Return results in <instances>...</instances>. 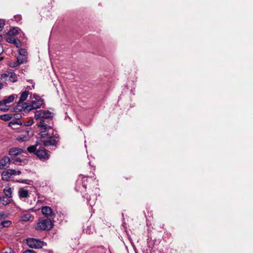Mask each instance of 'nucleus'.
Segmentation results:
<instances>
[{
    "instance_id": "nucleus-1",
    "label": "nucleus",
    "mask_w": 253,
    "mask_h": 253,
    "mask_svg": "<svg viewBox=\"0 0 253 253\" xmlns=\"http://www.w3.org/2000/svg\"><path fill=\"white\" fill-rule=\"evenodd\" d=\"M53 114L49 111H36L35 115L36 120L40 119L38 124L39 127L42 129H48L51 127L53 122L52 121Z\"/></svg>"
},
{
    "instance_id": "nucleus-2",
    "label": "nucleus",
    "mask_w": 253,
    "mask_h": 253,
    "mask_svg": "<svg viewBox=\"0 0 253 253\" xmlns=\"http://www.w3.org/2000/svg\"><path fill=\"white\" fill-rule=\"evenodd\" d=\"M43 105H44L43 100L39 95L34 94L31 103L25 102L22 104V109H19V111L29 112L33 109L39 108Z\"/></svg>"
},
{
    "instance_id": "nucleus-3",
    "label": "nucleus",
    "mask_w": 253,
    "mask_h": 253,
    "mask_svg": "<svg viewBox=\"0 0 253 253\" xmlns=\"http://www.w3.org/2000/svg\"><path fill=\"white\" fill-rule=\"evenodd\" d=\"M26 243L28 246L33 249H41L46 245V243L39 239L29 238L26 239Z\"/></svg>"
},
{
    "instance_id": "nucleus-4",
    "label": "nucleus",
    "mask_w": 253,
    "mask_h": 253,
    "mask_svg": "<svg viewBox=\"0 0 253 253\" xmlns=\"http://www.w3.org/2000/svg\"><path fill=\"white\" fill-rule=\"evenodd\" d=\"M52 228V223L49 219H42L37 223L36 229L37 230H49Z\"/></svg>"
},
{
    "instance_id": "nucleus-5",
    "label": "nucleus",
    "mask_w": 253,
    "mask_h": 253,
    "mask_svg": "<svg viewBox=\"0 0 253 253\" xmlns=\"http://www.w3.org/2000/svg\"><path fill=\"white\" fill-rule=\"evenodd\" d=\"M1 79L4 81H9L11 82H16L17 81L16 75L10 72H6L1 75Z\"/></svg>"
},
{
    "instance_id": "nucleus-6",
    "label": "nucleus",
    "mask_w": 253,
    "mask_h": 253,
    "mask_svg": "<svg viewBox=\"0 0 253 253\" xmlns=\"http://www.w3.org/2000/svg\"><path fill=\"white\" fill-rule=\"evenodd\" d=\"M59 136L54 135V136H49L45 140L42 141V143L45 146H56L59 142Z\"/></svg>"
},
{
    "instance_id": "nucleus-7",
    "label": "nucleus",
    "mask_w": 253,
    "mask_h": 253,
    "mask_svg": "<svg viewBox=\"0 0 253 253\" xmlns=\"http://www.w3.org/2000/svg\"><path fill=\"white\" fill-rule=\"evenodd\" d=\"M36 155L40 159H47L49 158V151L43 147H40L36 152Z\"/></svg>"
},
{
    "instance_id": "nucleus-8",
    "label": "nucleus",
    "mask_w": 253,
    "mask_h": 253,
    "mask_svg": "<svg viewBox=\"0 0 253 253\" xmlns=\"http://www.w3.org/2000/svg\"><path fill=\"white\" fill-rule=\"evenodd\" d=\"M29 94V92L28 90H25L21 94L20 99L17 104V110L19 111V109H22V104H23V102L26 100Z\"/></svg>"
},
{
    "instance_id": "nucleus-9",
    "label": "nucleus",
    "mask_w": 253,
    "mask_h": 253,
    "mask_svg": "<svg viewBox=\"0 0 253 253\" xmlns=\"http://www.w3.org/2000/svg\"><path fill=\"white\" fill-rule=\"evenodd\" d=\"M27 56H19L17 58L16 62H10V66L12 67H16L18 65L27 62Z\"/></svg>"
},
{
    "instance_id": "nucleus-10",
    "label": "nucleus",
    "mask_w": 253,
    "mask_h": 253,
    "mask_svg": "<svg viewBox=\"0 0 253 253\" xmlns=\"http://www.w3.org/2000/svg\"><path fill=\"white\" fill-rule=\"evenodd\" d=\"M6 42L13 44L16 47L19 48L21 46V42L17 38L14 36H8L5 39Z\"/></svg>"
},
{
    "instance_id": "nucleus-11",
    "label": "nucleus",
    "mask_w": 253,
    "mask_h": 253,
    "mask_svg": "<svg viewBox=\"0 0 253 253\" xmlns=\"http://www.w3.org/2000/svg\"><path fill=\"white\" fill-rule=\"evenodd\" d=\"M42 213L46 217H51L53 215V213L52 211V209L48 207L44 206L42 208Z\"/></svg>"
},
{
    "instance_id": "nucleus-12",
    "label": "nucleus",
    "mask_w": 253,
    "mask_h": 253,
    "mask_svg": "<svg viewBox=\"0 0 253 253\" xmlns=\"http://www.w3.org/2000/svg\"><path fill=\"white\" fill-rule=\"evenodd\" d=\"M15 99L14 95H11L8 97H5L1 101H0V105L4 106V105L12 102Z\"/></svg>"
},
{
    "instance_id": "nucleus-13",
    "label": "nucleus",
    "mask_w": 253,
    "mask_h": 253,
    "mask_svg": "<svg viewBox=\"0 0 253 253\" xmlns=\"http://www.w3.org/2000/svg\"><path fill=\"white\" fill-rule=\"evenodd\" d=\"M24 152L23 150L17 147L12 148L9 150V154L11 156H16L22 154Z\"/></svg>"
},
{
    "instance_id": "nucleus-14",
    "label": "nucleus",
    "mask_w": 253,
    "mask_h": 253,
    "mask_svg": "<svg viewBox=\"0 0 253 253\" xmlns=\"http://www.w3.org/2000/svg\"><path fill=\"white\" fill-rule=\"evenodd\" d=\"M10 162L8 157H4L0 161V169H3L5 167H8Z\"/></svg>"
},
{
    "instance_id": "nucleus-15",
    "label": "nucleus",
    "mask_w": 253,
    "mask_h": 253,
    "mask_svg": "<svg viewBox=\"0 0 253 253\" xmlns=\"http://www.w3.org/2000/svg\"><path fill=\"white\" fill-rule=\"evenodd\" d=\"M11 169H8L6 171H3L1 173L2 179L5 181H8L12 175Z\"/></svg>"
},
{
    "instance_id": "nucleus-16",
    "label": "nucleus",
    "mask_w": 253,
    "mask_h": 253,
    "mask_svg": "<svg viewBox=\"0 0 253 253\" xmlns=\"http://www.w3.org/2000/svg\"><path fill=\"white\" fill-rule=\"evenodd\" d=\"M84 197L86 199L88 203L90 206H92L95 204V201L97 199V196L95 195H92V198L88 194H85Z\"/></svg>"
},
{
    "instance_id": "nucleus-17",
    "label": "nucleus",
    "mask_w": 253,
    "mask_h": 253,
    "mask_svg": "<svg viewBox=\"0 0 253 253\" xmlns=\"http://www.w3.org/2000/svg\"><path fill=\"white\" fill-rule=\"evenodd\" d=\"M18 195L20 199L27 198L29 197V191L23 188H20L18 191Z\"/></svg>"
},
{
    "instance_id": "nucleus-18",
    "label": "nucleus",
    "mask_w": 253,
    "mask_h": 253,
    "mask_svg": "<svg viewBox=\"0 0 253 253\" xmlns=\"http://www.w3.org/2000/svg\"><path fill=\"white\" fill-rule=\"evenodd\" d=\"M14 118L17 119L16 121H11L9 124V126H11L12 125H14L15 124L17 125H22V123L21 121L19 120L20 118H21V115L20 114H16L14 115Z\"/></svg>"
},
{
    "instance_id": "nucleus-19",
    "label": "nucleus",
    "mask_w": 253,
    "mask_h": 253,
    "mask_svg": "<svg viewBox=\"0 0 253 253\" xmlns=\"http://www.w3.org/2000/svg\"><path fill=\"white\" fill-rule=\"evenodd\" d=\"M3 193L7 197L11 198L12 190L10 187H6L3 189Z\"/></svg>"
},
{
    "instance_id": "nucleus-20",
    "label": "nucleus",
    "mask_w": 253,
    "mask_h": 253,
    "mask_svg": "<svg viewBox=\"0 0 253 253\" xmlns=\"http://www.w3.org/2000/svg\"><path fill=\"white\" fill-rule=\"evenodd\" d=\"M8 197L2 196L0 197V204L3 206H6L10 203V201L8 199Z\"/></svg>"
},
{
    "instance_id": "nucleus-21",
    "label": "nucleus",
    "mask_w": 253,
    "mask_h": 253,
    "mask_svg": "<svg viewBox=\"0 0 253 253\" xmlns=\"http://www.w3.org/2000/svg\"><path fill=\"white\" fill-rule=\"evenodd\" d=\"M11 221L8 220H4L0 223V230L4 227H8L11 224Z\"/></svg>"
},
{
    "instance_id": "nucleus-22",
    "label": "nucleus",
    "mask_w": 253,
    "mask_h": 253,
    "mask_svg": "<svg viewBox=\"0 0 253 253\" xmlns=\"http://www.w3.org/2000/svg\"><path fill=\"white\" fill-rule=\"evenodd\" d=\"M18 29L17 28L13 27L11 28L8 32V35L9 36H14L18 34Z\"/></svg>"
},
{
    "instance_id": "nucleus-23",
    "label": "nucleus",
    "mask_w": 253,
    "mask_h": 253,
    "mask_svg": "<svg viewBox=\"0 0 253 253\" xmlns=\"http://www.w3.org/2000/svg\"><path fill=\"white\" fill-rule=\"evenodd\" d=\"M0 117L2 120L5 121H9L10 120H11V119L12 118L11 116L9 114H5V115H1Z\"/></svg>"
},
{
    "instance_id": "nucleus-24",
    "label": "nucleus",
    "mask_w": 253,
    "mask_h": 253,
    "mask_svg": "<svg viewBox=\"0 0 253 253\" xmlns=\"http://www.w3.org/2000/svg\"><path fill=\"white\" fill-rule=\"evenodd\" d=\"M38 149L36 148V146L35 145L31 146L27 148V151L30 153H34L36 155V152Z\"/></svg>"
},
{
    "instance_id": "nucleus-25",
    "label": "nucleus",
    "mask_w": 253,
    "mask_h": 253,
    "mask_svg": "<svg viewBox=\"0 0 253 253\" xmlns=\"http://www.w3.org/2000/svg\"><path fill=\"white\" fill-rule=\"evenodd\" d=\"M31 217L32 215L31 214H27L23 215L21 218L23 221H28L30 220Z\"/></svg>"
},
{
    "instance_id": "nucleus-26",
    "label": "nucleus",
    "mask_w": 253,
    "mask_h": 253,
    "mask_svg": "<svg viewBox=\"0 0 253 253\" xmlns=\"http://www.w3.org/2000/svg\"><path fill=\"white\" fill-rule=\"evenodd\" d=\"M27 51L24 48H20L19 50V56H27Z\"/></svg>"
},
{
    "instance_id": "nucleus-27",
    "label": "nucleus",
    "mask_w": 253,
    "mask_h": 253,
    "mask_svg": "<svg viewBox=\"0 0 253 253\" xmlns=\"http://www.w3.org/2000/svg\"><path fill=\"white\" fill-rule=\"evenodd\" d=\"M34 123L33 119H30L28 121H24L22 123L25 126H30L32 125Z\"/></svg>"
},
{
    "instance_id": "nucleus-28",
    "label": "nucleus",
    "mask_w": 253,
    "mask_h": 253,
    "mask_svg": "<svg viewBox=\"0 0 253 253\" xmlns=\"http://www.w3.org/2000/svg\"><path fill=\"white\" fill-rule=\"evenodd\" d=\"M43 131L39 133V135L41 138H45L47 136V133L46 132L47 129H43Z\"/></svg>"
},
{
    "instance_id": "nucleus-29",
    "label": "nucleus",
    "mask_w": 253,
    "mask_h": 253,
    "mask_svg": "<svg viewBox=\"0 0 253 253\" xmlns=\"http://www.w3.org/2000/svg\"><path fill=\"white\" fill-rule=\"evenodd\" d=\"M9 106L6 105V104L4 106L0 105V110L3 112H6L9 110Z\"/></svg>"
},
{
    "instance_id": "nucleus-30",
    "label": "nucleus",
    "mask_w": 253,
    "mask_h": 253,
    "mask_svg": "<svg viewBox=\"0 0 253 253\" xmlns=\"http://www.w3.org/2000/svg\"><path fill=\"white\" fill-rule=\"evenodd\" d=\"M11 171H12L11 172H12V175H19L20 174H21V172L20 170H15V169H11Z\"/></svg>"
},
{
    "instance_id": "nucleus-31",
    "label": "nucleus",
    "mask_w": 253,
    "mask_h": 253,
    "mask_svg": "<svg viewBox=\"0 0 253 253\" xmlns=\"http://www.w3.org/2000/svg\"><path fill=\"white\" fill-rule=\"evenodd\" d=\"M2 253H14L11 248H7L3 250Z\"/></svg>"
},
{
    "instance_id": "nucleus-32",
    "label": "nucleus",
    "mask_w": 253,
    "mask_h": 253,
    "mask_svg": "<svg viewBox=\"0 0 253 253\" xmlns=\"http://www.w3.org/2000/svg\"><path fill=\"white\" fill-rule=\"evenodd\" d=\"M5 25V22L3 20L0 19V32L2 30L3 27Z\"/></svg>"
},
{
    "instance_id": "nucleus-33",
    "label": "nucleus",
    "mask_w": 253,
    "mask_h": 253,
    "mask_svg": "<svg viewBox=\"0 0 253 253\" xmlns=\"http://www.w3.org/2000/svg\"><path fill=\"white\" fill-rule=\"evenodd\" d=\"M30 181H31L30 180H29L28 179H23L22 180L18 181V182L20 183H24V184H30L29 182H30Z\"/></svg>"
},
{
    "instance_id": "nucleus-34",
    "label": "nucleus",
    "mask_w": 253,
    "mask_h": 253,
    "mask_svg": "<svg viewBox=\"0 0 253 253\" xmlns=\"http://www.w3.org/2000/svg\"><path fill=\"white\" fill-rule=\"evenodd\" d=\"M6 215L3 212H0V219H4Z\"/></svg>"
},
{
    "instance_id": "nucleus-35",
    "label": "nucleus",
    "mask_w": 253,
    "mask_h": 253,
    "mask_svg": "<svg viewBox=\"0 0 253 253\" xmlns=\"http://www.w3.org/2000/svg\"><path fill=\"white\" fill-rule=\"evenodd\" d=\"M93 229L92 230H91V228L90 227H87V229L86 230V233L88 234H90L93 233Z\"/></svg>"
},
{
    "instance_id": "nucleus-36",
    "label": "nucleus",
    "mask_w": 253,
    "mask_h": 253,
    "mask_svg": "<svg viewBox=\"0 0 253 253\" xmlns=\"http://www.w3.org/2000/svg\"><path fill=\"white\" fill-rule=\"evenodd\" d=\"M35 87V83H33L32 85L31 86H27V88L30 90H32V89L34 88Z\"/></svg>"
},
{
    "instance_id": "nucleus-37",
    "label": "nucleus",
    "mask_w": 253,
    "mask_h": 253,
    "mask_svg": "<svg viewBox=\"0 0 253 253\" xmlns=\"http://www.w3.org/2000/svg\"><path fill=\"white\" fill-rule=\"evenodd\" d=\"M23 253H35V252L33 250H27Z\"/></svg>"
},
{
    "instance_id": "nucleus-38",
    "label": "nucleus",
    "mask_w": 253,
    "mask_h": 253,
    "mask_svg": "<svg viewBox=\"0 0 253 253\" xmlns=\"http://www.w3.org/2000/svg\"><path fill=\"white\" fill-rule=\"evenodd\" d=\"M14 18H15V20L17 21H20L21 19V17L20 16H15Z\"/></svg>"
},
{
    "instance_id": "nucleus-39",
    "label": "nucleus",
    "mask_w": 253,
    "mask_h": 253,
    "mask_svg": "<svg viewBox=\"0 0 253 253\" xmlns=\"http://www.w3.org/2000/svg\"><path fill=\"white\" fill-rule=\"evenodd\" d=\"M17 162H21V160L20 158H17L16 160H15Z\"/></svg>"
},
{
    "instance_id": "nucleus-40",
    "label": "nucleus",
    "mask_w": 253,
    "mask_h": 253,
    "mask_svg": "<svg viewBox=\"0 0 253 253\" xmlns=\"http://www.w3.org/2000/svg\"><path fill=\"white\" fill-rule=\"evenodd\" d=\"M3 50H2V47L1 46H0V54L1 53H2Z\"/></svg>"
},
{
    "instance_id": "nucleus-41",
    "label": "nucleus",
    "mask_w": 253,
    "mask_h": 253,
    "mask_svg": "<svg viewBox=\"0 0 253 253\" xmlns=\"http://www.w3.org/2000/svg\"><path fill=\"white\" fill-rule=\"evenodd\" d=\"M3 87V84L1 83H0V89H1Z\"/></svg>"
},
{
    "instance_id": "nucleus-42",
    "label": "nucleus",
    "mask_w": 253,
    "mask_h": 253,
    "mask_svg": "<svg viewBox=\"0 0 253 253\" xmlns=\"http://www.w3.org/2000/svg\"><path fill=\"white\" fill-rule=\"evenodd\" d=\"M18 140L20 141H24V138H20L18 139Z\"/></svg>"
},
{
    "instance_id": "nucleus-43",
    "label": "nucleus",
    "mask_w": 253,
    "mask_h": 253,
    "mask_svg": "<svg viewBox=\"0 0 253 253\" xmlns=\"http://www.w3.org/2000/svg\"><path fill=\"white\" fill-rule=\"evenodd\" d=\"M2 36L0 35V42L2 41Z\"/></svg>"
},
{
    "instance_id": "nucleus-44",
    "label": "nucleus",
    "mask_w": 253,
    "mask_h": 253,
    "mask_svg": "<svg viewBox=\"0 0 253 253\" xmlns=\"http://www.w3.org/2000/svg\"><path fill=\"white\" fill-rule=\"evenodd\" d=\"M42 200H38V203H42Z\"/></svg>"
},
{
    "instance_id": "nucleus-45",
    "label": "nucleus",
    "mask_w": 253,
    "mask_h": 253,
    "mask_svg": "<svg viewBox=\"0 0 253 253\" xmlns=\"http://www.w3.org/2000/svg\"><path fill=\"white\" fill-rule=\"evenodd\" d=\"M3 59V57H0V61H1Z\"/></svg>"
}]
</instances>
